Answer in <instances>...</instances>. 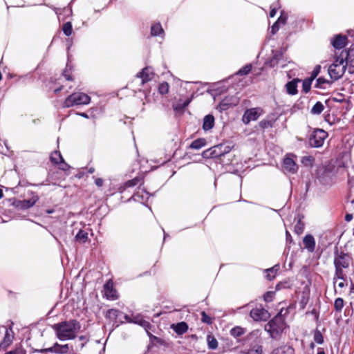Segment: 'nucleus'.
I'll return each instance as SVG.
<instances>
[{
	"label": "nucleus",
	"mask_w": 354,
	"mask_h": 354,
	"mask_svg": "<svg viewBox=\"0 0 354 354\" xmlns=\"http://www.w3.org/2000/svg\"><path fill=\"white\" fill-rule=\"evenodd\" d=\"M57 337L62 341L75 338L81 328V325L76 319L61 322L52 326Z\"/></svg>",
	"instance_id": "f257e3e1"
},
{
	"label": "nucleus",
	"mask_w": 354,
	"mask_h": 354,
	"mask_svg": "<svg viewBox=\"0 0 354 354\" xmlns=\"http://www.w3.org/2000/svg\"><path fill=\"white\" fill-rule=\"evenodd\" d=\"M351 261V257L348 254L345 253L342 251L339 252L336 248L334 252V266L335 268V276L333 280L339 279L344 280L345 279V274L343 271L344 268H348Z\"/></svg>",
	"instance_id": "f03ea898"
},
{
	"label": "nucleus",
	"mask_w": 354,
	"mask_h": 354,
	"mask_svg": "<svg viewBox=\"0 0 354 354\" xmlns=\"http://www.w3.org/2000/svg\"><path fill=\"white\" fill-rule=\"evenodd\" d=\"M347 67L344 54H340L336 57L333 63L328 68V74L331 79L337 80L344 74Z\"/></svg>",
	"instance_id": "7ed1b4c3"
},
{
	"label": "nucleus",
	"mask_w": 354,
	"mask_h": 354,
	"mask_svg": "<svg viewBox=\"0 0 354 354\" xmlns=\"http://www.w3.org/2000/svg\"><path fill=\"white\" fill-rule=\"evenodd\" d=\"M283 319L279 313L265 326V330L270 333L272 338H276L283 332Z\"/></svg>",
	"instance_id": "20e7f679"
},
{
	"label": "nucleus",
	"mask_w": 354,
	"mask_h": 354,
	"mask_svg": "<svg viewBox=\"0 0 354 354\" xmlns=\"http://www.w3.org/2000/svg\"><path fill=\"white\" fill-rule=\"evenodd\" d=\"M91 97L84 93H73L68 95L64 102V107H71L74 105H86L89 104Z\"/></svg>",
	"instance_id": "39448f33"
},
{
	"label": "nucleus",
	"mask_w": 354,
	"mask_h": 354,
	"mask_svg": "<svg viewBox=\"0 0 354 354\" xmlns=\"http://www.w3.org/2000/svg\"><path fill=\"white\" fill-rule=\"evenodd\" d=\"M328 133L322 129H316L309 138V145L312 147H320L323 145Z\"/></svg>",
	"instance_id": "423d86ee"
},
{
	"label": "nucleus",
	"mask_w": 354,
	"mask_h": 354,
	"mask_svg": "<svg viewBox=\"0 0 354 354\" xmlns=\"http://www.w3.org/2000/svg\"><path fill=\"white\" fill-rule=\"evenodd\" d=\"M239 102V98L237 96L232 95L227 96L219 103L217 106V109L222 112L223 111H226L230 107H233L236 106Z\"/></svg>",
	"instance_id": "0eeeda50"
},
{
	"label": "nucleus",
	"mask_w": 354,
	"mask_h": 354,
	"mask_svg": "<svg viewBox=\"0 0 354 354\" xmlns=\"http://www.w3.org/2000/svg\"><path fill=\"white\" fill-rule=\"evenodd\" d=\"M262 110L260 108H253L247 109L242 118L244 124H248L251 121L257 120L261 114Z\"/></svg>",
	"instance_id": "6e6552de"
},
{
	"label": "nucleus",
	"mask_w": 354,
	"mask_h": 354,
	"mask_svg": "<svg viewBox=\"0 0 354 354\" xmlns=\"http://www.w3.org/2000/svg\"><path fill=\"white\" fill-rule=\"evenodd\" d=\"M344 54L345 62L348 66V72L350 73H354V45H353L347 51H342Z\"/></svg>",
	"instance_id": "1a4fd4ad"
},
{
	"label": "nucleus",
	"mask_w": 354,
	"mask_h": 354,
	"mask_svg": "<svg viewBox=\"0 0 354 354\" xmlns=\"http://www.w3.org/2000/svg\"><path fill=\"white\" fill-rule=\"evenodd\" d=\"M250 315L254 321H261L268 319L269 313L264 308H254L250 311Z\"/></svg>",
	"instance_id": "9d476101"
},
{
	"label": "nucleus",
	"mask_w": 354,
	"mask_h": 354,
	"mask_svg": "<svg viewBox=\"0 0 354 354\" xmlns=\"http://www.w3.org/2000/svg\"><path fill=\"white\" fill-rule=\"evenodd\" d=\"M154 73L150 67L144 68L140 73L136 75V77L142 79V84L148 82L153 77Z\"/></svg>",
	"instance_id": "9b49d317"
},
{
	"label": "nucleus",
	"mask_w": 354,
	"mask_h": 354,
	"mask_svg": "<svg viewBox=\"0 0 354 354\" xmlns=\"http://www.w3.org/2000/svg\"><path fill=\"white\" fill-rule=\"evenodd\" d=\"M282 51L283 49L281 48L272 50V56L266 61V64L272 68L278 66L279 60L282 57Z\"/></svg>",
	"instance_id": "f8f14e48"
},
{
	"label": "nucleus",
	"mask_w": 354,
	"mask_h": 354,
	"mask_svg": "<svg viewBox=\"0 0 354 354\" xmlns=\"http://www.w3.org/2000/svg\"><path fill=\"white\" fill-rule=\"evenodd\" d=\"M283 169L286 171L295 174L297 171L298 167L293 159L287 157L283 160Z\"/></svg>",
	"instance_id": "ddd939ff"
},
{
	"label": "nucleus",
	"mask_w": 354,
	"mask_h": 354,
	"mask_svg": "<svg viewBox=\"0 0 354 354\" xmlns=\"http://www.w3.org/2000/svg\"><path fill=\"white\" fill-rule=\"evenodd\" d=\"M223 147V145H219L214 146L209 151H210L209 156L211 158H218L224 156L226 153L229 151V149H226L227 147H225L224 150H222Z\"/></svg>",
	"instance_id": "4468645a"
},
{
	"label": "nucleus",
	"mask_w": 354,
	"mask_h": 354,
	"mask_svg": "<svg viewBox=\"0 0 354 354\" xmlns=\"http://www.w3.org/2000/svg\"><path fill=\"white\" fill-rule=\"evenodd\" d=\"M346 40L347 38L346 36L337 35L332 40V45L335 48L341 49L346 46Z\"/></svg>",
	"instance_id": "2eb2a0df"
},
{
	"label": "nucleus",
	"mask_w": 354,
	"mask_h": 354,
	"mask_svg": "<svg viewBox=\"0 0 354 354\" xmlns=\"http://www.w3.org/2000/svg\"><path fill=\"white\" fill-rule=\"evenodd\" d=\"M14 333L11 328H6L5 335L3 341L0 343L1 347L8 346L12 342Z\"/></svg>",
	"instance_id": "dca6fc26"
},
{
	"label": "nucleus",
	"mask_w": 354,
	"mask_h": 354,
	"mask_svg": "<svg viewBox=\"0 0 354 354\" xmlns=\"http://www.w3.org/2000/svg\"><path fill=\"white\" fill-rule=\"evenodd\" d=\"M303 242L305 248H306L310 252H314L315 249V241L312 235H306L304 238Z\"/></svg>",
	"instance_id": "f3484780"
},
{
	"label": "nucleus",
	"mask_w": 354,
	"mask_h": 354,
	"mask_svg": "<svg viewBox=\"0 0 354 354\" xmlns=\"http://www.w3.org/2000/svg\"><path fill=\"white\" fill-rule=\"evenodd\" d=\"M37 198H32L28 200L20 201L18 202L17 207L21 209H28L32 207L37 201Z\"/></svg>",
	"instance_id": "a211bd4d"
},
{
	"label": "nucleus",
	"mask_w": 354,
	"mask_h": 354,
	"mask_svg": "<svg viewBox=\"0 0 354 354\" xmlns=\"http://www.w3.org/2000/svg\"><path fill=\"white\" fill-rule=\"evenodd\" d=\"M171 328L178 335H183L188 330V325L186 322H181L176 324H172Z\"/></svg>",
	"instance_id": "6ab92c4d"
},
{
	"label": "nucleus",
	"mask_w": 354,
	"mask_h": 354,
	"mask_svg": "<svg viewBox=\"0 0 354 354\" xmlns=\"http://www.w3.org/2000/svg\"><path fill=\"white\" fill-rule=\"evenodd\" d=\"M271 354H294V349L290 346L283 345L274 349Z\"/></svg>",
	"instance_id": "aec40b11"
},
{
	"label": "nucleus",
	"mask_w": 354,
	"mask_h": 354,
	"mask_svg": "<svg viewBox=\"0 0 354 354\" xmlns=\"http://www.w3.org/2000/svg\"><path fill=\"white\" fill-rule=\"evenodd\" d=\"M214 125V118L212 115H207L203 118V129L208 131L213 128Z\"/></svg>",
	"instance_id": "412c9836"
},
{
	"label": "nucleus",
	"mask_w": 354,
	"mask_h": 354,
	"mask_svg": "<svg viewBox=\"0 0 354 354\" xmlns=\"http://www.w3.org/2000/svg\"><path fill=\"white\" fill-rule=\"evenodd\" d=\"M104 288L105 295L106 296L107 298H111L113 299L117 298L116 291H115V290L113 289L112 283L107 282L104 285Z\"/></svg>",
	"instance_id": "4be33fe9"
},
{
	"label": "nucleus",
	"mask_w": 354,
	"mask_h": 354,
	"mask_svg": "<svg viewBox=\"0 0 354 354\" xmlns=\"http://www.w3.org/2000/svg\"><path fill=\"white\" fill-rule=\"evenodd\" d=\"M299 80L297 79H295L290 82H288L286 85V90H287V92L288 94L290 95H295L297 93V82H299Z\"/></svg>",
	"instance_id": "5701e85b"
},
{
	"label": "nucleus",
	"mask_w": 354,
	"mask_h": 354,
	"mask_svg": "<svg viewBox=\"0 0 354 354\" xmlns=\"http://www.w3.org/2000/svg\"><path fill=\"white\" fill-rule=\"evenodd\" d=\"M207 342L209 349L214 350L218 347L217 339L211 334L207 335Z\"/></svg>",
	"instance_id": "b1692460"
},
{
	"label": "nucleus",
	"mask_w": 354,
	"mask_h": 354,
	"mask_svg": "<svg viewBox=\"0 0 354 354\" xmlns=\"http://www.w3.org/2000/svg\"><path fill=\"white\" fill-rule=\"evenodd\" d=\"M324 106L321 102H317L312 107L310 113L313 115H319L324 111Z\"/></svg>",
	"instance_id": "393cba45"
},
{
	"label": "nucleus",
	"mask_w": 354,
	"mask_h": 354,
	"mask_svg": "<svg viewBox=\"0 0 354 354\" xmlns=\"http://www.w3.org/2000/svg\"><path fill=\"white\" fill-rule=\"evenodd\" d=\"M50 161L55 165H58L59 162L63 160L61 153L59 151H53L50 157Z\"/></svg>",
	"instance_id": "a878e982"
},
{
	"label": "nucleus",
	"mask_w": 354,
	"mask_h": 354,
	"mask_svg": "<svg viewBox=\"0 0 354 354\" xmlns=\"http://www.w3.org/2000/svg\"><path fill=\"white\" fill-rule=\"evenodd\" d=\"M279 270V265H275L272 268L267 269L266 270V272H267L266 277L269 280H272V279H274L275 277V274Z\"/></svg>",
	"instance_id": "bb28decb"
},
{
	"label": "nucleus",
	"mask_w": 354,
	"mask_h": 354,
	"mask_svg": "<svg viewBox=\"0 0 354 354\" xmlns=\"http://www.w3.org/2000/svg\"><path fill=\"white\" fill-rule=\"evenodd\" d=\"M52 351L57 353H66L68 351V346L67 344L60 346L56 344L53 348L50 349Z\"/></svg>",
	"instance_id": "cd10ccee"
},
{
	"label": "nucleus",
	"mask_w": 354,
	"mask_h": 354,
	"mask_svg": "<svg viewBox=\"0 0 354 354\" xmlns=\"http://www.w3.org/2000/svg\"><path fill=\"white\" fill-rule=\"evenodd\" d=\"M142 181H143L142 178H141L140 176H136L134 178L127 181L125 183L124 186L126 187H132L137 185L140 183H142Z\"/></svg>",
	"instance_id": "c85d7f7f"
},
{
	"label": "nucleus",
	"mask_w": 354,
	"mask_h": 354,
	"mask_svg": "<svg viewBox=\"0 0 354 354\" xmlns=\"http://www.w3.org/2000/svg\"><path fill=\"white\" fill-rule=\"evenodd\" d=\"M75 239L81 243H85L88 239V233L84 230H80L77 234Z\"/></svg>",
	"instance_id": "c756f323"
},
{
	"label": "nucleus",
	"mask_w": 354,
	"mask_h": 354,
	"mask_svg": "<svg viewBox=\"0 0 354 354\" xmlns=\"http://www.w3.org/2000/svg\"><path fill=\"white\" fill-rule=\"evenodd\" d=\"M205 145L204 139H197L192 142L190 148L194 149H199Z\"/></svg>",
	"instance_id": "7c9ffc66"
},
{
	"label": "nucleus",
	"mask_w": 354,
	"mask_h": 354,
	"mask_svg": "<svg viewBox=\"0 0 354 354\" xmlns=\"http://www.w3.org/2000/svg\"><path fill=\"white\" fill-rule=\"evenodd\" d=\"M162 32L163 29L160 24H156L151 26V33L153 36L159 35Z\"/></svg>",
	"instance_id": "2f4dec72"
},
{
	"label": "nucleus",
	"mask_w": 354,
	"mask_h": 354,
	"mask_svg": "<svg viewBox=\"0 0 354 354\" xmlns=\"http://www.w3.org/2000/svg\"><path fill=\"white\" fill-rule=\"evenodd\" d=\"M245 333L244 329L239 326H236L231 329L230 334L233 337H238L241 336Z\"/></svg>",
	"instance_id": "473e14b6"
},
{
	"label": "nucleus",
	"mask_w": 354,
	"mask_h": 354,
	"mask_svg": "<svg viewBox=\"0 0 354 354\" xmlns=\"http://www.w3.org/2000/svg\"><path fill=\"white\" fill-rule=\"evenodd\" d=\"M324 84H330L331 82L329 80H327L325 78L320 77L317 79L315 87L319 88H325V87L324 86Z\"/></svg>",
	"instance_id": "72a5a7b5"
},
{
	"label": "nucleus",
	"mask_w": 354,
	"mask_h": 354,
	"mask_svg": "<svg viewBox=\"0 0 354 354\" xmlns=\"http://www.w3.org/2000/svg\"><path fill=\"white\" fill-rule=\"evenodd\" d=\"M263 347L261 345L253 346L248 352L247 354H262Z\"/></svg>",
	"instance_id": "f704fd0d"
},
{
	"label": "nucleus",
	"mask_w": 354,
	"mask_h": 354,
	"mask_svg": "<svg viewBox=\"0 0 354 354\" xmlns=\"http://www.w3.org/2000/svg\"><path fill=\"white\" fill-rule=\"evenodd\" d=\"M344 300L343 299L339 297V298H337L335 300V303H334V308L335 309L336 311L337 312H340L343 307H344Z\"/></svg>",
	"instance_id": "c9c22d12"
},
{
	"label": "nucleus",
	"mask_w": 354,
	"mask_h": 354,
	"mask_svg": "<svg viewBox=\"0 0 354 354\" xmlns=\"http://www.w3.org/2000/svg\"><path fill=\"white\" fill-rule=\"evenodd\" d=\"M62 30L66 36H70L73 32L72 24L71 22H66L63 25Z\"/></svg>",
	"instance_id": "e433bc0d"
},
{
	"label": "nucleus",
	"mask_w": 354,
	"mask_h": 354,
	"mask_svg": "<svg viewBox=\"0 0 354 354\" xmlns=\"http://www.w3.org/2000/svg\"><path fill=\"white\" fill-rule=\"evenodd\" d=\"M313 81V80H310V78L304 80L302 84V89L304 93H307L308 92L310 91Z\"/></svg>",
	"instance_id": "4c0bfd02"
},
{
	"label": "nucleus",
	"mask_w": 354,
	"mask_h": 354,
	"mask_svg": "<svg viewBox=\"0 0 354 354\" xmlns=\"http://www.w3.org/2000/svg\"><path fill=\"white\" fill-rule=\"evenodd\" d=\"M169 86L167 82H162L158 86L159 93L162 95L167 94L169 91Z\"/></svg>",
	"instance_id": "58836bf2"
},
{
	"label": "nucleus",
	"mask_w": 354,
	"mask_h": 354,
	"mask_svg": "<svg viewBox=\"0 0 354 354\" xmlns=\"http://www.w3.org/2000/svg\"><path fill=\"white\" fill-rule=\"evenodd\" d=\"M252 69V65L251 64H247L242 67L239 71L237 72L238 75H245L248 74Z\"/></svg>",
	"instance_id": "ea45409f"
},
{
	"label": "nucleus",
	"mask_w": 354,
	"mask_h": 354,
	"mask_svg": "<svg viewBox=\"0 0 354 354\" xmlns=\"http://www.w3.org/2000/svg\"><path fill=\"white\" fill-rule=\"evenodd\" d=\"M304 230V224L299 220L295 226V232L301 234Z\"/></svg>",
	"instance_id": "a19ab883"
},
{
	"label": "nucleus",
	"mask_w": 354,
	"mask_h": 354,
	"mask_svg": "<svg viewBox=\"0 0 354 354\" xmlns=\"http://www.w3.org/2000/svg\"><path fill=\"white\" fill-rule=\"evenodd\" d=\"M259 124L261 129H267L272 127L273 122L268 120H263L259 122Z\"/></svg>",
	"instance_id": "79ce46f5"
},
{
	"label": "nucleus",
	"mask_w": 354,
	"mask_h": 354,
	"mask_svg": "<svg viewBox=\"0 0 354 354\" xmlns=\"http://www.w3.org/2000/svg\"><path fill=\"white\" fill-rule=\"evenodd\" d=\"M290 64V61H288V59L287 57H286L284 56V51L283 50L282 51V57H281L280 60H279V65L281 68H285L287 64Z\"/></svg>",
	"instance_id": "37998d69"
},
{
	"label": "nucleus",
	"mask_w": 354,
	"mask_h": 354,
	"mask_svg": "<svg viewBox=\"0 0 354 354\" xmlns=\"http://www.w3.org/2000/svg\"><path fill=\"white\" fill-rule=\"evenodd\" d=\"M314 340L317 343V344H322L323 342H324V338H323V336L322 335V333L317 330L315 333V335H314Z\"/></svg>",
	"instance_id": "c03bdc74"
},
{
	"label": "nucleus",
	"mask_w": 354,
	"mask_h": 354,
	"mask_svg": "<svg viewBox=\"0 0 354 354\" xmlns=\"http://www.w3.org/2000/svg\"><path fill=\"white\" fill-rule=\"evenodd\" d=\"M201 320L203 322L211 324L212 323V318L208 316L204 311L201 313Z\"/></svg>",
	"instance_id": "a18cd8bd"
},
{
	"label": "nucleus",
	"mask_w": 354,
	"mask_h": 354,
	"mask_svg": "<svg viewBox=\"0 0 354 354\" xmlns=\"http://www.w3.org/2000/svg\"><path fill=\"white\" fill-rule=\"evenodd\" d=\"M274 291H268V292H266V294L263 296L264 300L266 302H270L272 301V299L274 298Z\"/></svg>",
	"instance_id": "49530a36"
},
{
	"label": "nucleus",
	"mask_w": 354,
	"mask_h": 354,
	"mask_svg": "<svg viewBox=\"0 0 354 354\" xmlns=\"http://www.w3.org/2000/svg\"><path fill=\"white\" fill-rule=\"evenodd\" d=\"M320 69H321V66L319 65L316 66L315 67V68L313 69V71L311 73V75L309 78L312 80H314L317 77L318 74L319 73Z\"/></svg>",
	"instance_id": "de8ad7c7"
},
{
	"label": "nucleus",
	"mask_w": 354,
	"mask_h": 354,
	"mask_svg": "<svg viewBox=\"0 0 354 354\" xmlns=\"http://www.w3.org/2000/svg\"><path fill=\"white\" fill-rule=\"evenodd\" d=\"M58 165L59 168L63 171H66L70 168V166L64 161V159L63 160L59 161Z\"/></svg>",
	"instance_id": "09e8293b"
},
{
	"label": "nucleus",
	"mask_w": 354,
	"mask_h": 354,
	"mask_svg": "<svg viewBox=\"0 0 354 354\" xmlns=\"http://www.w3.org/2000/svg\"><path fill=\"white\" fill-rule=\"evenodd\" d=\"M11 354H26V350L21 347H17L15 349L9 351Z\"/></svg>",
	"instance_id": "8fccbe9b"
},
{
	"label": "nucleus",
	"mask_w": 354,
	"mask_h": 354,
	"mask_svg": "<svg viewBox=\"0 0 354 354\" xmlns=\"http://www.w3.org/2000/svg\"><path fill=\"white\" fill-rule=\"evenodd\" d=\"M279 30V24L278 22H275L272 26V33L275 34L276 32Z\"/></svg>",
	"instance_id": "3c124183"
},
{
	"label": "nucleus",
	"mask_w": 354,
	"mask_h": 354,
	"mask_svg": "<svg viewBox=\"0 0 354 354\" xmlns=\"http://www.w3.org/2000/svg\"><path fill=\"white\" fill-rule=\"evenodd\" d=\"M95 183L97 187H102L103 185V180L102 178H96Z\"/></svg>",
	"instance_id": "603ef678"
},
{
	"label": "nucleus",
	"mask_w": 354,
	"mask_h": 354,
	"mask_svg": "<svg viewBox=\"0 0 354 354\" xmlns=\"http://www.w3.org/2000/svg\"><path fill=\"white\" fill-rule=\"evenodd\" d=\"M140 324L146 328H149L151 326V324L145 320H141Z\"/></svg>",
	"instance_id": "864d4df0"
},
{
	"label": "nucleus",
	"mask_w": 354,
	"mask_h": 354,
	"mask_svg": "<svg viewBox=\"0 0 354 354\" xmlns=\"http://www.w3.org/2000/svg\"><path fill=\"white\" fill-rule=\"evenodd\" d=\"M118 310L115 309H111L108 310V314L110 316H117Z\"/></svg>",
	"instance_id": "5fc2aeb1"
},
{
	"label": "nucleus",
	"mask_w": 354,
	"mask_h": 354,
	"mask_svg": "<svg viewBox=\"0 0 354 354\" xmlns=\"http://www.w3.org/2000/svg\"><path fill=\"white\" fill-rule=\"evenodd\" d=\"M353 219V214H346L345 216V220L347 222H350Z\"/></svg>",
	"instance_id": "6e6d98bb"
},
{
	"label": "nucleus",
	"mask_w": 354,
	"mask_h": 354,
	"mask_svg": "<svg viewBox=\"0 0 354 354\" xmlns=\"http://www.w3.org/2000/svg\"><path fill=\"white\" fill-rule=\"evenodd\" d=\"M286 17H283L282 15L278 19L277 21L278 24L279 23H282V24H285L286 23Z\"/></svg>",
	"instance_id": "4d7b16f0"
},
{
	"label": "nucleus",
	"mask_w": 354,
	"mask_h": 354,
	"mask_svg": "<svg viewBox=\"0 0 354 354\" xmlns=\"http://www.w3.org/2000/svg\"><path fill=\"white\" fill-rule=\"evenodd\" d=\"M312 160H313V158L311 156H306V157L303 158L302 162H304L305 161H306V162H309L310 163H311Z\"/></svg>",
	"instance_id": "13d9d810"
},
{
	"label": "nucleus",
	"mask_w": 354,
	"mask_h": 354,
	"mask_svg": "<svg viewBox=\"0 0 354 354\" xmlns=\"http://www.w3.org/2000/svg\"><path fill=\"white\" fill-rule=\"evenodd\" d=\"M276 12H277V9L276 8H272L270 12V17H274L276 15Z\"/></svg>",
	"instance_id": "bf43d9fd"
},
{
	"label": "nucleus",
	"mask_w": 354,
	"mask_h": 354,
	"mask_svg": "<svg viewBox=\"0 0 354 354\" xmlns=\"http://www.w3.org/2000/svg\"><path fill=\"white\" fill-rule=\"evenodd\" d=\"M190 102L191 99L185 100L182 104V108H185L186 106H187L189 104Z\"/></svg>",
	"instance_id": "052dcab7"
},
{
	"label": "nucleus",
	"mask_w": 354,
	"mask_h": 354,
	"mask_svg": "<svg viewBox=\"0 0 354 354\" xmlns=\"http://www.w3.org/2000/svg\"><path fill=\"white\" fill-rule=\"evenodd\" d=\"M63 75L66 77V79L67 80H73V78L71 77V76L70 75H68V74L66 73V71H64V73H63Z\"/></svg>",
	"instance_id": "680f3d73"
},
{
	"label": "nucleus",
	"mask_w": 354,
	"mask_h": 354,
	"mask_svg": "<svg viewBox=\"0 0 354 354\" xmlns=\"http://www.w3.org/2000/svg\"><path fill=\"white\" fill-rule=\"evenodd\" d=\"M78 115H80L82 117H84L85 118H88V116L86 113H78Z\"/></svg>",
	"instance_id": "e2e57ef3"
},
{
	"label": "nucleus",
	"mask_w": 354,
	"mask_h": 354,
	"mask_svg": "<svg viewBox=\"0 0 354 354\" xmlns=\"http://www.w3.org/2000/svg\"><path fill=\"white\" fill-rule=\"evenodd\" d=\"M317 354H325L324 350L321 348H319L318 350H317Z\"/></svg>",
	"instance_id": "0e129e2a"
},
{
	"label": "nucleus",
	"mask_w": 354,
	"mask_h": 354,
	"mask_svg": "<svg viewBox=\"0 0 354 354\" xmlns=\"http://www.w3.org/2000/svg\"><path fill=\"white\" fill-rule=\"evenodd\" d=\"M338 286H339V288H344V287H345V286H346V284L344 283V282H339V283H338Z\"/></svg>",
	"instance_id": "69168bd1"
},
{
	"label": "nucleus",
	"mask_w": 354,
	"mask_h": 354,
	"mask_svg": "<svg viewBox=\"0 0 354 354\" xmlns=\"http://www.w3.org/2000/svg\"><path fill=\"white\" fill-rule=\"evenodd\" d=\"M286 234L287 240H288L289 239H291V236H290V233L288 232V231H286Z\"/></svg>",
	"instance_id": "338daca9"
},
{
	"label": "nucleus",
	"mask_w": 354,
	"mask_h": 354,
	"mask_svg": "<svg viewBox=\"0 0 354 354\" xmlns=\"http://www.w3.org/2000/svg\"><path fill=\"white\" fill-rule=\"evenodd\" d=\"M350 292L354 293V283L351 284Z\"/></svg>",
	"instance_id": "774afa93"
}]
</instances>
